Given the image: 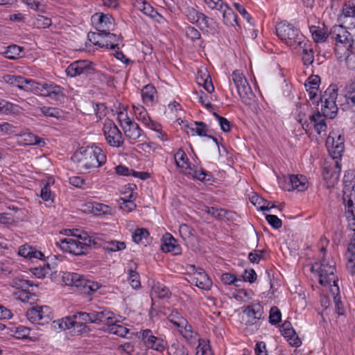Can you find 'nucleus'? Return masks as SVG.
<instances>
[{"mask_svg": "<svg viewBox=\"0 0 355 355\" xmlns=\"http://www.w3.org/2000/svg\"><path fill=\"white\" fill-rule=\"evenodd\" d=\"M78 230L75 229L64 230L61 233L73 237L60 239L55 241V245L64 252L75 255H81L85 253L88 247L95 245L97 243L96 239L87 232H83L78 234Z\"/></svg>", "mask_w": 355, "mask_h": 355, "instance_id": "1", "label": "nucleus"}, {"mask_svg": "<svg viewBox=\"0 0 355 355\" xmlns=\"http://www.w3.org/2000/svg\"><path fill=\"white\" fill-rule=\"evenodd\" d=\"M322 246L320 252L323 254L322 259L319 262L312 265L311 271L318 277L319 283L324 286H329V290L332 285H338V280L336 275V263L330 257H326V245L329 241L326 238H321Z\"/></svg>", "mask_w": 355, "mask_h": 355, "instance_id": "2", "label": "nucleus"}, {"mask_svg": "<svg viewBox=\"0 0 355 355\" xmlns=\"http://www.w3.org/2000/svg\"><path fill=\"white\" fill-rule=\"evenodd\" d=\"M71 159L78 164L80 170H83L100 166L105 162L106 156L98 147L85 146L76 150Z\"/></svg>", "mask_w": 355, "mask_h": 355, "instance_id": "3", "label": "nucleus"}, {"mask_svg": "<svg viewBox=\"0 0 355 355\" xmlns=\"http://www.w3.org/2000/svg\"><path fill=\"white\" fill-rule=\"evenodd\" d=\"M277 36L288 46L296 49L303 44L306 38L293 24L286 21L278 23L276 26Z\"/></svg>", "mask_w": 355, "mask_h": 355, "instance_id": "4", "label": "nucleus"}, {"mask_svg": "<svg viewBox=\"0 0 355 355\" xmlns=\"http://www.w3.org/2000/svg\"><path fill=\"white\" fill-rule=\"evenodd\" d=\"M63 282L66 285L75 286L81 292L88 295L102 288V286L98 282L87 279L78 273L65 274L63 276Z\"/></svg>", "mask_w": 355, "mask_h": 355, "instance_id": "5", "label": "nucleus"}, {"mask_svg": "<svg viewBox=\"0 0 355 355\" xmlns=\"http://www.w3.org/2000/svg\"><path fill=\"white\" fill-rule=\"evenodd\" d=\"M344 142V137L335 132H330L326 141V146L329 153L331 157L335 159V165L339 172L341 168V164L339 159H340L345 150Z\"/></svg>", "mask_w": 355, "mask_h": 355, "instance_id": "6", "label": "nucleus"}, {"mask_svg": "<svg viewBox=\"0 0 355 355\" xmlns=\"http://www.w3.org/2000/svg\"><path fill=\"white\" fill-rule=\"evenodd\" d=\"M338 89L336 85H330L321 97L322 113L329 119H334L338 112V107L336 103Z\"/></svg>", "mask_w": 355, "mask_h": 355, "instance_id": "7", "label": "nucleus"}, {"mask_svg": "<svg viewBox=\"0 0 355 355\" xmlns=\"http://www.w3.org/2000/svg\"><path fill=\"white\" fill-rule=\"evenodd\" d=\"M243 313L247 317L246 327H254L255 329H258L260 327V320L264 318L262 305L258 302L243 306Z\"/></svg>", "mask_w": 355, "mask_h": 355, "instance_id": "8", "label": "nucleus"}, {"mask_svg": "<svg viewBox=\"0 0 355 355\" xmlns=\"http://www.w3.org/2000/svg\"><path fill=\"white\" fill-rule=\"evenodd\" d=\"M189 282L202 290L208 291L211 288L212 282L202 268H197L194 265L189 266Z\"/></svg>", "mask_w": 355, "mask_h": 355, "instance_id": "9", "label": "nucleus"}, {"mask_svg": "<svg viewBox=\"0 0 355 355\" xmlns=\"http://www.w3.org/2000/svg\"><path fill=\"white\" fill-rule=\"evenodd\" d=\"M330 37L336 42V46H343L346 51H352V35L343 25L334 26L329 33Z\"/></svg>", "mask_w": 355, "mask_h": 355, "instance_id": "10", "label": "nucleus"}, {"mask_svg": "<svg viewBox=\"0 0 355 355\" xmlns=\"http://www.w3.org/2000/svg\"><path fill=\"white\" fill-rule=\"evenodd\" d=\"M232 81L235 85L239 95L242 101L247 103V98L249 94H251V88L248 83L247 79L242 72L239 70H235L232 72Z\"/></svg>", "mask_w": 355, "mask_h": 355, "instance_id": "11", "label": "nucleus"}, {"mask_svg": "<svg viewBox=\"0 0 355 355\" xmlns=\"http://www.w3.org/2000/svg\"><path fill=\"white\" fill-rule=\"evenodd\" d=\"M141 339L148 347L159 352H162L166 346V342L162 338L153 335L150 329H146L141 331Z\"/></svg>", "mask_w": 355, "mask_h": 355, "instance_id": "12", "label": "nucleus"}, {"mask_svg": "<svg viewBox=\"0 0 355 355\" xmlns=\"http://www.w3.org/2000/svg\"><path fill=\"white\" fill-rule=\"evenodd\" d=\"M93 72L94 69L92 63L86 60L73 62L66 69L67 76L71 77H75L81 74L88 76L93 73Z\"/></svg>", "mask_w": 355, "mask_h": 355, "instance_id": "13", "label": "nucleus"}, {"mask_svg": "<svg viewBox=\"0 0 355 355\" xmlns=\"http://www.w3.org/2000/svg\"><path fill=\"white\" fill-rule=\"evenodd\" d=\"M325 117L323 114H321L319 112H315L309 116V122H306L302 125L303 128L306 132L313 129L318 135L325 132L327 128Z\"/></svg>", "mask_w": 355, "mask_h": 355, "instance_id": "14", "label": "nucleus"}, {"mask_svg": "<svg viewBox=\"0 0 355 355\" xmlns=\"http://www.w3.org/2000/svg\"><path fill=\"white\" fill-rule=\"evenodd\" d=\"M108 312L105 311H91L87 312H78L75 314V318H76V323H83L87 324V323H98L102 322L105 318L109 320L110 317H106Z\"/></svg>", "mask_w": 355, "mask_h": 355, "instance_id": "15", "label": "nucleus"}, {"mask_svg": "<svg viewBox=\"0 0 355 355\" xmlns=\"http://www.w3.org/2000/svg\"><path fill=\"white\" fill-rule=\"evenodd\" d=\"M35 94L49 96L56 100H59L60 97L64 96L62 88L55 84L37 83Z\"/></svg>", "mask_w": 355, "mask_h": 355, "instance_id": "16", "label": "nucleus"}, {"mask_svg": "<svg viewBox=\"0 0 355 355\" xmlns=\"http://www.w3.org/2000/svg\"><path fill=\"white\" fill-rule=\"evenodd\" d=\"M339 19L348 28H355V1H348L344 3Z\"/></svg>", "mask_w": 355, "mask_h": 355, "instance_id": "17", "label": "nucleus"}, {"mask_svg": "<svg viewBox=\"0 0 355 355\" xmlns=\"http://www.w3.org/2000/svg\"><path fill=\"white\" fill-rule=\"evenodd\" d=\"M287 186L285 189L288 191L296 190L297 191H304L309 186L308 180L303 175H291L288 178Z\"/></svg>", "mask_w": 355, "mask_h": 355, "instance_id": "18", "label": "nucleus"}, {"mask_svg": "<svg viewBox=\"0 0 355 355\" xmlns=\"http://www.w3.org/2000/svg\"><path fill=\"white\" fill-rule=\"evenodd\" d=\"M354 231V234L350 243L348 245L345 257L346 259V266L347 270L352 275H355V225L349 227Z\"/></svg>", "mask_w": 355, "mask_h": 355, "instance_id": "19", "label": "nucleus"}, {"mask_svg": "<svg viewBox=\"0 0 355 355\" xmlns=\"http://www.w3.org/2000/svg\"><path fill=\"white\" fill-rule=\"evenodd\" d=\"M134 114L137 120L142 122V123L148 128H157L158 125L157 122L152 120L148 115L146 108L141 105H132Z\"/></svg>", "mask_w": 355, "mask_h": 355, "instance_id": "20", "label": "nucleus"}, {"mask_svg": "<svg viewBox=\"0 0 355 355\" xmlns=\"http://www.w3.org/2000/svg\"><path fill=\"white\" fill-rule=\"evenodd\" d=\"M134 7L140 11H141L144 15L150 17V18L155 19V21L161 23L163 17L159 15L153 6H151L148 3L142 0H135L133 3Z\"/></svg>", "mask_w": 355, "mask_h": 355, "instance_id": "21", "label": "nucleus"}, {"mask_svg": "<svg viewBox=\"0 0 355 355\" xmlns=\"http://www.w3.org/2000/svg\"><path fill=\"white\" fill-rule=\"evenodd\" d=\"M92 24L99 32H110V18L102 12L95 13L91 18Z\"/></svg>", "mask_w": 355, "mask_h": 355, "instance_id": "22", "label": "nucleus"}, {"mask_svg": "<svg viewBox=\"0 0 355 355\" xmlns=\"http://www.w3.org/2000/svg\"><path fill=\"white\" fill-rule=\"evenodd\" d=\"M282 335L287 339L290 345L298 347L302 344L300 339L297 336L290 322L285 321L281 327Z\"/></svg>", "mask_w": 355, "mask_h": 355, "instance_id": "23", "label": "nucleus"}, {"mask_svg": "<svg viewBox=\"0 0 355 355\" xmlns=\"http://www.w3.org/2000/svg\"><path fill=\"white\" fill-rule=\"evenodd\" d=\"M125 136L132 140H137L140 137L146 138V136L143 133V130L140 128L138 123L134 121H128V124H125L122 128Z\"/></svg>", "mask_w": 355, "mask_h": 355, "instance_id": "24", "label": "nucleus"}, {"mask_svg": "<svg viewBox=\"0 0 355 355\" xmlns=\"http://www.w3.org/2000/svg\"><path fill=\"white\" fill-rule=\"evenodd\" d=\"M162 250L164 252H172L174 254L181 253V248L177 243L176 239L168 233L165 234L162 238Z\"/></svg>", "mask_w": 355, "mask_h": 355, "instance_id": "25", "label": "nucleus"}, {"mask_svg": "<svg viewBox=\"0 0 355 355\" xmlns=\"http://www.w3.org/2000/svg\"><path fill=\"white\" fill-rule=\"evenodd\" d=\"M196 82L198 85L202 86L208 93H212L214 91L210 75L206 69H202L198 71Z\"/></svg>", "mask_w": 355, "mask_h": 355, "instance_id": "26", "label": "nucleus"}, {"mask_svg": "<svg viewBox=\"0 0 355 355\" xmlns=\"http://www.w3.org/2000/svg\"><path fill=\"white\" fill-rule=\"evenodd\" d=\"M320 83V78L318 75H311L306 80L304 87L309 92V98L311 99H313L317 96Z\"/></svg>", "mask_w": 355, "mask_h": 355, "instance_id": "27", "label": "nucleus"}, {"mask_svg": "<svg viewBox=\"0 0 355 355\" xmlns=\"http://www.w3.org/2000/svg\"><path fill=\"white\" fill-rule=\"evenodd\" d=\"M85 207L84 211L95 215L107 214L111 211L108 205L97 202H89L85 205Z\"/></svg>", "mask_w": 355, "mask_h": 355, "instance_id": "28", "label": "nucleus"}, {"mask_svg": "<svg viewBox=\"0 0 355 355\" xmlns=\"http://www.w3.org/2000/svg\"><path fill=\"white\" fill-rule=\"evenodd\" d=\"M14 85L24 91L35 93L37 87V83L32 79H27L22 76H16Z\"/></svg>", "mask_w": 355, "mask_h": 355, "instance_id": "29", "label": "nucleus"}, {"mask_svg": "<svg viewBox=\"0 0 355 355\" xmlns=\"http://www.w3.org/2000/svg\"><path fill=\"white\" fill-rule=\"evenodd\" d=\"M156 93V89L153 85L148 84L145 85L141 91L144 103L148 106L153 105L155 102Z\"/></svg>", "mask_w": 355, "mask_h": 355, "instance_id": "30", "label": "nucleus"}, {"mask_svg": "<svg viewBox=\"0 0 355 355\" xmlns=\"http://www.w3.org/2000/svg\"><path fill=\"white\" fill-rule=\"evenodd\" d=\"M197 26L207 33L214 32L217 28V23L213 18L202 13Z\"/></svg>", "mask_w": 355, "mask_h": 355, "instance_id": "31", "label": "nucleus"}, {"mask_svg": "<svg viewBox=\"0 0 355 355\" xmlns=\"http://www.w3.org/2000/svg\"><path fill=\"white\" fill-rule=\"evenodd\" d=\"M329 291L335 304L336 312L338 315H344L345 310L344 305L340 300V288L338 285H332Z\"/></svg>", "mask_w": 355, "mask_h": 355, "instance_id": "32", "label": "nucleus"}, {"mask_svg": "<svg viewBox=\"0 0 355 355\" xmlns=\"http://www.w3.org/2000/svg\"><path fill=\"white\" fill-rule=\"evenodd\" d=\"M18 254L21 257L29 259L30 260L41 259L44 256L41 252L37 251L33 247L27 245L21 246L19 250Z\"/></svg>", "mask_w": 355, "mask_h": 355, "instance_id": "33", "label": "nucleus"}, {"mask_svg": "<svg viewBox=\"0 0 355 355\" xmlns=\"http://www.w3.org/2000/svg\"><path fill=\"white\" fill-rule=\"evenodd\" d=\"M309 30L315 42L321 43L327 40L328 33L324 27L311 26Z\"/></svg>", "mask_w": 355, "mask_h": 355, "instance_id": "34", "label": "nucleus"}, {"mask_svg": "<svg viewBox=\"0 0 355 355\" xmlns=\"http://www.w3.org/2000/svg\"><path fill=\"white\" fill-rule=\"evenodd\" d=\"M76 318L75 314L71 317H67L57 321H53V327L55 330H66L73 328L75 323H76Z\"/></svg>", "mask_w": 355, "mask_h": 355, "instance_id": "35", "label": "nucleus"}, {"mask_svg": "<svg viewBox=\"0 0 355 355\" xmlns=\"http://www.w3.org/2000/svg\"><path fill=\"white\" fill-rule=\"evenodd\" d=\"M129 266L130 269L128 270L129 284L132 288L138 289L141 287L140 277L139 274L133 269V266L136 269L137 265L135 263L131 262L129 263Z\"/></svg>", "mask_w": 355, "mask_h": 355, "instance_id": "36", "label": "nucleus"}, {"mask_svg": "<svg viewBox=\"0 0 355 355\" xmlns=\"http://www.w3.org/2000/svg\"><path fill=\"white\" fill-rule=\"evenodd\" d=\"M174 159L175 165L178 168H181L182 171L184 170H191V166L189 162L187 155L182 149H178V151L174 154Z\"/></svg>", "mask_w": 355, "mask_h": 355, "instance_id": "37", "label": "nucleus"}, {"mask_svg": "<svg viewBox=\"0 0 355 355\" xmlns=\"http://www.w3.org/2000/svg\"><path fill=\"white\" fill-rule=\"evenodd\" d=\"M298 47L302 49V60L304 65L309 66L311 64L314 60L313 51L311 48V44L307 40L303 42V44L299 45Z\"/></svg>", "mask_w": 355, "mask_h": 355, "instance_id": "38", "label": "nucleus"}, {"mask_svg": "<svg viewBox=\"0 0 355 355\" xmlns=\"http://www.w3.org/2000/svg\"><path fill=\"white\" fill-rule=\"evenodd\" d=\"M223 12L224 24L230 26L238 25L237 16L227 4L220 10Z\"/></svg>", "mask_w": 355, "mask_h": 355, "instance_id": "39", "label": "nucleus"}, {"mask_svg": "<svg viewBox=\"0 0 355 355\" xmlns=\"http://www.w3.org/2000/svg\"><path fill=\"white\" fill-rule=\"evenodd\" d=\"M171 292L168 287L159 282L155 284L153 286L151 295L159 299H168L171 297Z\"/></svg>", "mask_w": 355, "mask_h": 355, "instance_id": "40", "label": "nucleus"}, {"mask_svg": "<svg viewBox=\"0 0 355 355\" xmlns=\"http://www.w3.org/2000/svg\"><path fill=\"white\" fill-rule=\"evenodd\" d=\"M135 196L132 192L128 196V197L120 198L119 200V205L120 209L125 212H131L136 209V204L134 202Z\"/></svg>", "mask_w": 355, "mask_h": 355, "instance_id": "41", "label": "nucleus"}, {"mask_svg": "<svg viewBox=\"0 0 355 355\" xmlns=\"http://www.w3.org/2000/svg\"><path fill=\"white\" fill-rule=\"evenodd\" d=\"M184 173L191 176L193 179H196L201 182L208 181L210 179L211 175L207 173L202 168H198L197 167H191V170H184Z\"/></svg>", "mask_w": 355, "mask_h": 355, "instance_id": "42", "label": "nucleus"}, {"mask_svg": "<svg viewBox=\"0 0 355 355\" xmlns=\"http://www.w3.org/2000/svg\"><path fill=\"white\" fill-rule=\"evenodd\" d=\"M54 183V180L49 179L48 182L44 185L40 191V197L44 201H53L55 194L51 190V187Z\"/></svg>", "mask_w": 355, "mask_h": 355, "instance_id": "43", "label": "nucleus"}, {"mask_svg": "<svg viewBox=\"0 0 355 355\" xmlns=\"http://www.w3.org/2000/svg\"><path fill=\"white\" fill-rule=\"evenodd\" d=\"M345 214L349 227H354L355 225V204L351 199H349L345 205Z\"/></svg>", "mask_w": 355, "mask_h": 355, "instance_id": "44", "label": "nucleus"}, {"mask_svg": "<svg viewBox=\"0 0 355 355\" xmlns=\"http://www.w3.org/2000/svg\"><path fill=\"white\" fill-rule=\"evenodd\" d=\"M168 355H189V351L182 344L174 342L167 348Z\"/></svg>", "mask_w": 355, "mask_h": 355, "instance_id": "45", "label": "nucleus"}, {"mask_svg": "<svg viewBox=\"0 0 355 355\" xmlns=\"http://www.w3.org/2000/svg\"><path fill=\"white\" fill-rule=\"evenodd\" d=\"M0 112L1 113L15 114L19 112V107L3 99H0Z\"/></svg>", "mask_w": 355, "mask_h": 355, "instance_id": "46", "label": "nucleus"}, {"mask_svg": "<svg viewBox=\"0 0 355 355\" xmlns=\"http://www.w3.org/2000/svg\"><path fill=\"white\" fill-rule=\"evenodd\" d=\"M207 214L216 218V219L221 220L226 217V215L230 212L224 209H218L214 207L205 206L202 209Z\"/></svg>", "mask_w": 355, "mask_h": 355, "instance_id": "47", "label": "nucleus"}, {"mask_svg": "<svg viewBox=\"0 0 355 355\" xmlns=\"http://www.w3.org/2000/svg\"><path fill=\"white\" fill-rule=\"evenodd\" d=\"M189 127L193 135H197L200 137H207V125L204 122L196 121Z\"/></svg>", "mask_w": 355, "mask_h": 355, "instance_id": "48", "label": "nucleus"}, {"mask_svg": "<svg viewBox=\"0 0 355 355\" xmlns=\"http://www.w3.org/2000/svg\"><path fill=\"white\" fill-rule=\"evenodd\" d=\"M345 97L347 105L355 112V80L347 87Z\"/></svg>", "mask_w": 355, "mask_h": 355, "instance_id": "49", "label": "nucleus"}, {"mask_svg": "<svg viewBox=\"0 0 355 355\" xmlns=\"http://www.w3.org/2000/svg\"><path fill=\"white\" fill-rule=\"evenodd\" d=\"M23 141L26 145H39L44 146L45 142L43 139L31 132L25 133L22 135Z\"/></svg>", "mask_w": 355, "mask_h": 355, "instance_id": "50", "label": "nucleus"}, {"mask_svg": "<svg viewBox=\"0 0 355 355\" xmlns=\"http://www.w3.org/2000/svg\"><path fill=\"white\" fill-rule=\"evenodd\" d=\"M149 236V232L146 229L137 228L132 234V240L136 243L144 244V240H147Z\"/></svg>", "mask_w": 355, "mask_h": 355, "instance_id": "51", "label": "nucleus"}, {"mask_svg": "<svg viewBox=\"0 0 355 355\" xmlns=\"http://www.w3.org/2000/svg\"><path fill=\"white\" fill-rule=\"evenodd\" d=\"M22 49L15 44L10 45L7 47L6 50L3 52L5 58L10 60H16L19 57Z\"/></svg>", "mask_w": 355, "mask_h": 355, "instance_id": "52", "label": "nucleus"}, {"mask_svg": "<svg viewBox=\"0 0 355 355\" xmlns=\"http://www.w3.org/2000/svg\"><path fill=\"white\" fill-rule=\"evenodd\" d=\"M168 320L176 327L186 324V319L177 311H173L168 316Z\"/></svg>", "mask_w": 355, "mask_h": 355, "instance_id": "53", "label": "nucleus"}, {"mask_svg": "<svg viewBox=\"0 0 355 355\" xmlns=\"http://www.w3.org/2000/svg\"><path fill=\"white\" fill-rule=\"evenodd\" d=\"M178 329H179L180 333L182 335V336L187 340L190 341L192 339L195 338L196 333L193 330L191 325L189 324L187 320H186V324H183L182 326H180V328H178Z\"/></svg>", "mask_w": 355, "mask_h": 355, "instance_id": "54", "label": "nucleus"}, {"mask_svg": "<svg viewBox=\"0 0 355 355\" xmlns=\"http://www.w3.org/2000/svg\"><path fill=\"white\" fill-rule=\"evenodd\" d=\"M124 141L122 133L117 126L112 123V146L119 147Z\"/></svg>", "mask_w": 355, "mask_h": 355, "instance_id": "55", "label": "nucleus"}, {"mask_svg": "<svg viewBox=\"0 0 355 355\" xmlns=\"http://www.w3.org/2000/svg\"><path fill=\"white\" fill-rule=\"evenodd\" d=\"M202 12H198L193 8H189L186 10V15L188 20L196 26L198 25Z\"/></svg>", "mask_w": 355, "mask_h": 355, "instance_id": "56", "label": "nucleus"}, {"mask_svg": "<svg viewBox=\"0 0 355 355\" xmlns=\"http://www.w3.org/2000/svg\"><path fill=\"white\" fill-rule=\"evenodd\" d=\"M179 233L182 239L187 241L193 236L194 230L188 225L182 224L179 227Z\"/></svg>", "mask_w": 355, "mask_h": 355, "instance_id": "57", "label": "nucleus"}, {"mask_svg": "<svg viewBox=\"0 0 355 355\" xmlns=\"http://www.w3.org/2000/svg\"><path fill=\"white\" fill-rule=\"evenodd\" d=\"M33 24L38 28H46L51 25V19L47 17L38 15L35 18Z\"/></svg>", "mask_w": 355, "mask_h": 355, "instance_id": "58", "label": "nucleus"}, {"mask_svg": "<svg viewBox=\"0 0 355 355\" xmlns=\"http://www.w3.org/2000/svg\"><path fill=\"white\" fill-rule=\"evenodd\" d=\"M282 320V313L277 306H272L270 310L269 322L272 324H277Z\"/></svg>", "mask_w": 355, "mask_h": 355, "instance_id": "59", "label": "nucleus"}, {"mask_svg": "<svg viewBox=\"0 0 355 355\" xmlns=\"http://www.w3.org/2000/svg\"><path fill=\"white\" fill-rule=\"evenodd\" d=\"M129 330L123 325L118 324V321L112 320V334L118 336L119 337H125L128 333Z\"/></svg>", "mask_w": 355, "mask_h": 355, "instance_id": "60", "label": "nucleus"}, {"mask_svg": "<svg viewBox=\"0 0 355 355\" xmlns=\"http://www.w3.org/2000/svg\"><path fill=\"white\" fill-rule=\"evenodd\" d=\"M119 43L112 44V55H114L118 60L121 61L123 64H128L130 63V60L125 57L122 51H119Z\"/></svg>", "mask_w": 355, "mask_h": 355, "instance_id": "61", "label": "nucleus"}, {"mask_svg": "<svg viewBox=\"0 0 355 355\" xmlns=\"http://www.w3.org/2000/svg\"><path fill=\"white\" fill-rule=\"evenodd\" d=\"M39 315L40 312L38 306L32 307L31 309H28L26 312V317L31 322L41 324Z\"/></svg>", "mask_w": 355, "mask_h": 355, "instance_id": "62", "label": "nucleus"}, {"mask_svg": "<svg viewBox=\"0 0 355 355\" xmlns=\"http://www.w3.org/2000/svg\"><path fill=\"white\" fill-rule=\"evenodd\" d=\"M41 324L47 323L51 320V311L48 306H38Z\"/></svg>", "mask_w": 355, "mask_h": 355, "instance_id": "63", "label": "nucleus"}, {"mask_svg": "<svg viewBox=\"0 0 355 355\" xmlns=\"http://www.w3.org/2000/svg\"><path fill=\"white\" fill-rule=\"evenodd\" d=\"M138 150L144 151L145 153L150 154L154 152L156 148V144L154 142H143L141 144H139L137 146Z\"/></svg>", "mask_w": 355, "mask_h": 355, "instance_id": "64", "label": "nucleus"}]
</instances>
